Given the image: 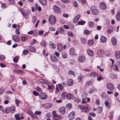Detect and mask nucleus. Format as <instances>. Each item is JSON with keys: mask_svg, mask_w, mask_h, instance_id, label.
I'll return each mask as SVG.
<instances>
[{"mask_svg": "<svg viewBox=\"0 0 120 120\" xmlns=\"http://www.w3.org/2000/svg\"><path fill=\"white\" fill-rule=\"evenodd\" d=\"M19 10L23 15L26 19L28 18V16L30 13V12L29 11L26 10H24L23 9L20 8H19Z\"/></svg>", "mask_w": 120, "mask_h": 120, "instance_id": "obj_1", "label": "nucleus"}, {"mask_svg": "<svg viewBox=\"0 0 120 120\" xmlns=\"http://www.w3.org/2000/svg\"><path fill=\"white\" fill-rule=\"evenodd\" d=\"M56 21V18L54 15H51L49 17V22L51 25H54Z\"/></svg>", "mask_w": 120, "mask_h": 120, "instance_id": "obj_2", "label": "nucleus"}, {"mask_svg": "<svg viewBox=\"0 0 120 120\" xmlns=\"http://www.w3.org/2000/svg\"><path fill=\"white\" fill-rule=\"evenodd\" d=\"M79 108L81 109L82 112L86 113L88 112L89 110V107L87 105L82 106L81 105H80L79 106Z\"/></svg>", "mask_w": 120, "mask_h": 120, "instance_id": "obj_3", "label": "nucleus"}, {"mask_svg": "<svg viewBox=\"0 0 120 120\" xmlns=\"http://www.w3.org/2000/svg\"><path fill=\"white\" fill-rule=\"evenodd\" d=\"M111 101L110 98L105 100V106L108 108H109L111 105Z\"/></svg>", "mask_w": 120, "mask_h": 120, "instance_id": "obj_4", "label": "nucleus"}, {"mask_svg": "<svg viewBox=\"0 0 120 120\" xmlns=\"http://www.w3.org/2000/svg\"><path fill=\"white\" fill-rule=\"evenodd\" d=\"M90 10L92 13L94 15H97L98 13V11L95 8L94 6L91 7Z\"/></svg>", "mask_w": 120, "mask_h": 120, "instance_id": "obj_5", "label": "nucleus"}, {"mask_svg": "<svg viewBox=\"0 0 120 120\" xmlns=\"http://www.w3.org/2000/svg\"><path fill=\"white\" fill-rule=\"evenodd\" d=\"M86 57L84 56H80L78 58V61L80 63H83L86 60Z\"/></svg>", "mask_w": 120, "mask_h": 120, "instance_id": "obj_6", "label": "nucleus"}, {"mask_svg": "<svg viewBox=\"0 0 120 120\" xmlns=\"http://www.w3.org/2000/svg\"><path fill=\"white\" fill-rule=\"evenodd\" d=\"M100 7L101 9L104 10L106 8V5L104 2H101L100 4Z\"/></svg>", "mask_w": 120, "mask_h": 120, "instance_id": "obj_7", "label": "nucleus"}, {"mask_svg": "<svg viewBox=\"0 0 120 120\" xmlns=\"http://www.w3.org/2000/svg\"><path fill=\"white\" fill-rule=\"evenodd\" d=\"M12 38L14 41L16 42H18L20 41L19 37L16 35H13L12 36Z\"/></svg>", "mask_w": 120, "mask_h": 120, "instance_id": "obj_8", "label": "nucleus"}, {"mask_svg": "<svg viewBox=\"0 0 120 120\" xmlns=\"http://www.w3.org/2000/svg\"><path fill=\"white\" fill-rule=\"evenodd\" d=\"M40 98L42 100L46 99L47 98V96L45 93H41L39 96Z\"/></svg>", "mask_w": 120, "mask_h": 120, "instance_id": "obj_9", "label": "nucleus"}, {"mask_svg": "<svg viewBox=\"0 0 120 120\" xmlns=\"http://www.w3.org/2000/svg\"><path fill=\"white\" fill-rule=\"evenodd\" d=\"M75 114V112L74 111L70 113L68 116V117L69 118V119L72 120L74 119Z\"/></svg>", "mask_w": 120, "mask_h": 120, "instance_id": "obj_10", "label": "nucleus"}, {"mask_svg": "<svg viewBox=\"0 0 120 120\" xmlns=\"http://www.w3.org/2000/svg\"><path fill=\"white\" fill-rule=\"evenodd\" d=\"M66 109L65 108L64 106L61 107L59 109L60 113L61 114H63L65 112Z\"/></svg>", "mask_w": 120, "mask_h": 120, "instance_id": "obj_11", "label": "nucleus"}, {"mask_svg": "<svg viewBox=\"0 0 120 120\" xmlns=\"http://www.w3.org/2000/svg\"><path fill=\"white\" fill-rule=\"evenodd\" d=\"M73 81L71 79H68L67 80L66 82L67 85L68 86H72L73 84Z\"/></svg>", "mask_w": 120, "mask_h": 120, "instance_id": "obj_12", "label": "nucleus"}, {"mask_svg": "<svg viewBox=\"0 0 120 120\" xmlns=\"http://www.w3.org/2000/svg\"><path fill=\"white\" fill-rule=\"evenodd\" d=\"M53 8L54 11L57 13H59L60 12V8L57 6L54 5L53 7Z\"/></svg>", "mask_w": 120, "mask_h": 120, "instance_id": "obj_13", "label": "nucleus"}, {"mask_svg": "<svg viewBox=\"0 0 120 120\" xmlns=\"http://www.w3.org/2000/svg\"><path fill=\"white\" fill-rule=\"evenodd\" d=\"M53 118L55 120H59L62 118V117L60 115L57 114L53 116Z\"/></svg>", "mask_w": 120, "mask_h": 120, "instance_id": "obj_14", "label": "nucleus"}, {"mask_svg": "<svg viewBox=\"0 0 120 120\" xmlns=\"http://www.w3.org/2000/svg\"><path fill=\"white\" fill-rule=\"evenodd\" d=\"M107 38L106 37L103 36H102L100 38V41L101 43H105L107 40Z\"/></svg>", "mask_w": 120, "mask_h": 120, "instance_id": "obj_15", "label": "nucleus"}, {"mask_svg": "<svg viewBox=\"0 0 120 120\" xmlns=\"http://www.w3.org/2000/svg\"><path fill=\"white\" fill-rule=\"evenodd\" d=\"M38 81L41 83H44L48 85L49 84V83L47 81L42 79H40L38 80Z\"/></svg>", "mask_w": 120, "mask_h": 120, "instance_id": "obj_16", "label": "nucleus"}, {"mask_svg": "<svg viewBox=\"0 0 120 120\" xmlns=\"http://www.w3.org/2000/svg\"><path fill=\"white\" fill-rule=\"evenodd\" d=\"M115 56L116 58L117 59H120V51L118 50L115 53Z\"/></svg>", "mask_w": 120, "mask_h": 120, "instance_id": "obj_17", "label": "nucleus"}, {"mask_svg": "<svg viewBox=\"0 0 120 120\" xmlns=\"http://www.w3.org/2000/svg\"><path fill=\"white\" fill-rule=\"evenodd\" d=\"M70 54L71 56H73L75 55H76V54H75V51L74 49L73 48H71L69 50Z\"/></svg>", "mask_w": 120, "mask_h": 120, "instance_id": "obj_18", "label": "nucleus"}, {"mask_svg": "<svg viewBox=\"0 0 120 120\" xmlns=\"http://www.w3.org/2000/svg\"><path fill=\"white\" fill-rule=\"evenodd\" d=\"M111 41L112 44L115 45L116 44V38L114 37H112L111 38Z\"/></svg>", "mask_w": 120, "mask_h": 120, "instance_id": "obj_19", "label": "nucleus"}, {"mask_svg": "<svg viewBox=\"0 0 120 120\" xmlns=\"http://www.w3.org/2000/svg\"><path fill=\"white\" fill-rule=\"evenodd\" d=\"M43 105L44 106L45 108L46 109H49L52 106V104L49 103H47L44 104Z\"/></svg>", "mask_w": 120, "mask_h": 120, "instance_id": "obj_20", "label": "nucleus"}, {"mask_svg": "<svg viewBox=\"0 0 120 120\" xmlns=\"http://www.w3.org/2000/svg\"><path fill=\"white\" fill-rule=\"evenodd\" d=\"M107 87L108 89L110 90H113L114 88L113 85L111 83H109L107 85Z\"/></svg>", "mask_w": 120, "mask_h": 120, "instance_id": "obj_21", "label": "nucleus"}, {"mask_svg": "<svg viewBox=\"0 0 120 120\" xmlns=\"http://www.w3.org/2000/svg\"><path fill=\"white\" fill-rule=\"evenodd\" d=\"M28 49L29 51L31 52H35L36 51V49L35 48L32 46H28Z\"/></svg>", "mask_w": 120, "mask_h": 120, "instance_id": "obj_22", "label": "nucleus"}, {"mask_svg": "<svg viewBox=\"0 0 120 120\" xmlns=\"http://www.w3.org/2000/svg\"><path fill=\"white\" fill-rule=\"evenodd\" d=\"M87 52L88 54L90 56H92L94 55V53L93 51L90 49H88Z\"/></svg>", "mask_w": 120, "mask_h": 120, "instance_id": "obj_23", "label": "nucleus"}, {"mask_svg": "<svg viewBox=\"0 0 120 120\" xmlns=\"http://www.w3.org/2000/svg\"><path fill=\"white\" fill-rule=\"evenodd\" d=\"M103 53V51L101 49L99 50L97 52V55L98 56L100 57L102 56Z\"/></svg>", "mask_w": 120, "mask_h": 120, "instance_id": "obj_24", "label": "nucleus"}, {"mask_svg": "<svg viewBox=\"0 0 120 120\" xmlns=\"http://www.w3.org/2000/svg\"><path fill=\"white\" fill-rule=\"evenodd\" d=\"M58 50L59 52H61L63 49V47L62 45L60 44H58L57 45Z\"/></svg>", "mask_w": 120, "mask_h": 120, "instance_id": "obj_25", "label": "nucleus"}, {"mask_svg": "<svg viewBox=\"0 0 120 120\" xmlns=\"http://www.w3.org/2000/svg\"><path fill=\"white\" fill-rule=\"evenodd\" d=\"M80 17V14L77 15L74 18L73 20V22L74 23L76 22L79 20Z\"/></svg>", "mask_w": 120, "mask_h": 120, "instance_id": "obj_26", "label": "nucleus"}, {"mask_svg": "<svg viewBox=\"0 0 120 120\" xmlns=\"http://www.w3.org/2000/svg\"><path fill=\"white\" fill-rule=\"evenodd\" d=\"M98 76V74L96 72L91 73L89 75V76L91 77H96Z\"/></svg>", "mask_w": 120, "mask_h": 120, "instance_id": "obj_27", "label": "nucleus"}, {"mask_svg": "<svg viewBox=\"0 0 120 120\" xmlns=\"http://www.w3.org/2000/svg\"><path fill=\"white\" fill-rule=\"evenodd\" d=\"M14 71L16 73H19L21 74H24L25 72L21 70L15 69L14 70Z\"/></svg>", "mask_w": 120, "mask_h": 120, "instance_id": "obj_28", "label": "nucleus"}, {"mask_svg": "<svg viewBox=\"0 0 120 120\" xmlns=\"http://www.w3.org/2000/svg\"><path fill=\"white\" fill-rule=\"evenodd\" d=\"M49 44V45H50V47L52 49H54L56 48V45L55 44H53L52 42L50 41Z\"/></svg>", "mask_w": 120, "mask_h": 120, "instance_id": "obj_29", "label": "nucleus"}, {"mask_svg": "<svg viewBox=\"0 0 120 120\" xmlns=\"http://www.w3.org/2000/svg\"><path fill=\"white\" fill-rule=\"evenodd\" d=\"M10 112H11V113H13L15 111V107L14 106H12L11 107L9 108Z\"/></svg>", "mask_w": 120, "mask_h": 120, "instance_id": "obj_30", "label": "nucleus"}, {"mask_svg": "<svg viewBox=\"0 0 120 120\" xmlns=\"http://www.w3.org/2000/svg\"><path fill=\"white\" fill-rule=\"evenodd\" d=\"M39 1L41 4L43 6H45L46 4V0H39Z\"/></svg>", "mask_w": 120, "mask_h": 120, "instance_id": "obj_31", "label": "nucleus"}, {"mask_svg": "<svg viewBox=\"0 0 120 120\" xmlns=\"http://www.w3.org/2000/svg\"><path fill=\"white\" fill-rule=\"evenodd\" d=\"M47 45V43L45 41H41L40 43V45L43 47H46Z\"/></svg>", "mask_w": 120, "mask_h": 120, "instance_id": "obj_32", "label": "nucleus"}, {"mask_svg": "<svg viewBox=\"0 0 120 120\" xmlns=\"http://www.w3.org/2000/svg\"><path fill=\"white\" fill-rule=\"evenodd\" d=\"M113 28L112 27L109 28L107 30V32L109 34H111L113 31Z\"/></svg>", "mask_w": 120, "mask_h": 120, "instance_id": "obj_33", "label": "nucleus"}, {"mask_svg": "<svg viewBox=\"0 0 120 120\" xmlns=\"http://www.w3.org/2000/svg\"><path fill=\"white\" fill-rule=\"evenodd\" d=\"M101 96L103 99H105L107 97V95L106 93L105 92L101 94Z\"/></svg>", "mask_w": 120, "mask_h": 120, "instance_id": "obj_34", "label": "nucleus"}, {"mask_svg": "<svg viewBox=\"0 0 120 120\" xmlns=\"http://www.w3.org/2000/svg\"><path fill=\"white\" fill-rule=\"evenodd\" d=\"M116 19L118 21H120V11L118 12L116 17Z\"/></svg>", "mask_w": 120, "mask_h": 120, "instance_id": "obj_35", "label": "nucleus"}, {"mask_svg": "<svg viewBox=\"0 0 120 120\" xmlns=\"http://www.w3.org/2000/svg\"><path fill=\"white\" fill-rule=\"evenodd\" d=\"M73 95L71 94H68L66 95V96L67 99H70L72 98L73 97Z\"/></svg>", "mask_w": 120, "mask_h": 120, "instance_id": "obj_36", "label": "nucleus"}, {"mask_svg": "<svg viewBox=\"0 0 120 120\" xmlns=\"http://www.w3.org/2000/svg\"><path fill=\"white\" fill-rule=\"evenodd\" d=\"M98 113L99 114L101 113L102 111V107H98L97 109Z\"/></svg>", "mask_w": 120, "mask_h": 120, "instance_id": "obj_37", "label": "nucleus"}, {"mask_svg": "<svg viewBox=\"0 0 120 120\" xmlns=\"http://www.w3.org/2000/svg\"><path fill=\"white\" fill-rule=\"evenodd\" d=\"M28 113L30 115L33 117H34L35 118L37 117V116H36L31 111H29L28 112Z\"/></svg>", "mask_w": 120, "mask_h": 120, "instance_id": "obj_38", "label": "nucleus"}, {"mask_svg": "<svg viewBox=\"0 0 120 120\" xmlns=\"http://www.w3.org/2000/svg\"><path fill=\"white\" fill-rule=\"evenodd\" d=\"M68 74L69 75H73L74 76H75L74 72L71 70H70L69 71Z\"/></svg>", "mask_w": 120, "mask_h": 120, "instance_id": "obj_39", "label": "nucleus"}, {"mask_svg": "<svg viewBox=\"0 0 120 120\" xmlns=\"http://www.w3.org/2000/svg\"><path fill=\"white\" fill-rule=\"evenodd\" d=\"M85 21H80L78 22L77 24L79 25H83L85 23Z\"/></svg>", "mask_w": 120, "mask_h": 120, "instance_id": "obj_40", "label": "nucleus"}, {"mask_svg": "<svg viewBox=\"0 0 120 120\" xmlns=\"http://www.w3.org/2000/svg\"><path fill=\"white\" fill-rule=\"evenodd\" d=\"M62 55L64 58H65L67 57V53L65 52H63L62 53Z\"/></svg>", "mask_w": 120, "mask_h": 120, "instance_id": "obj_41", "label": "nucleus"}, {"mask_svg": "<svg viewBox=\"0 0 120 120\" xmlns=\"http://www.w3.org/2000/svg\"><path fill=\"white\" fill-rule=\"evenodd\" d=\"M15 117L16 120H20V117L19 114H18L15 115Z\"/></svg>", "mask_w": 120, "mask_h": 120, "instance_id": "obj_42", "label": "nucleus"}, {"mask_svg": "<svg viewBox=\"0 0 120 120\" xmlns=\"http://www.w3.org/2000/svg\"><path fill=\"white\" fill-rule=\"evenodd\" d=\"M59 33L60 34H63L64 32V31L63 29L62 28H60L59 29Z\"/></svg>", "mask_w": 120, "mask_h": 120, "instance_id": "obj_43", "label": "nucleus"}, {"mask_svg": "<svg viewBox=\"0 0 120 120\" xmlns=\"http://www.w3.org/2000/svg\"><path fill=\"white\" fill-rule=\"evenodd\" d=\"M68 35L70 37H73L74 34L71 31H68L67 33Z\"/></svg>", "mask_w": 120, "mask_h": 120, "instance_id": "obj_44", "label": "nucleus"}, {"mask_svg": "<svg viewBox=\"0 0 120 120\" xmlns=\"http://www.w3.org/2000/svg\"><path fill=\"white\" fill-rule=\"evenodd\" d=\"M19 59V57L18 56H16L13 58V61L15 63H17V62Z\"/></svg>", "mask_w": 120, "mask_h": 120, "instance_id": "obj_45", "label": "nucleus"}, {"mask_svg": "<svg viewBox=\"0 0 120 120\" xmlns=\"http://www.w3.org/2000/svg\"><path fill=\"white\" fill-rule=\"evenodd\" d=\"M58 85L60 90H62L63 89V86H62L61 84H59Z\"/></svg>", "mask_w": 120, "mask_h": 120, "instance_id": "obj_46", "label": "nucleus"}, {"mask_svg": "<svg viewBox=\"0 0 120 120\" xmlns=\"http://www.w3.org/2000/svg\"><path fill=\"white\" fill-rule=\"evenodd\" d=\"M37 20V18L35 16H33L32 17V21L33 23H35Z\"/></svg>", "mask_w": 120, "mask_h": 120, "instance_id": "obj_47", "label": "nucleus"}, {"mask_svg": "<svg viewBox=\"0 0 120 120\" xmlns=\"http://www.w3.org/2000/svg\"><path fill=\"white\" fill-rule=\"evenodd\" d=\"M94 42L92 40H90L88 41V44L90 45H93L94 43Z\"/></svg>", "mask_w": 120, "mask_h": 120, "instance_id": "obj_48", "label": "nucleus"}, {"mask_svg": "<svg viewBox=\"0 0 120 120\" xmlns=\"http://www.w3.org/2000/svg\"><path fill=\"white\" fill-rule=\"evenodd\" d=\"M51 60L53 61H55L56 60V57L55 56H52L51 57Z\"/></svg>", "mask_w": 120, "mask_h": 120, "instance_id": "obj_49", "label": "nucleus"}, {"mask_svg": "<svg viewBox=\"0 0 120 120\" xmlns=\"http://www.w3.org/2000/svg\"><path fill=\"white\" fill-rule=\"evenodd\" d=\"M84 33L86 35H89L90 33V31L88 30H85L84 31Z\"/></svg>", "mask_w": 120, "mask_h": 120, "instance_id": "obj_50", "label": "nucleus"}, {"mask_svg": "<svg viewBox=\"0 0 120 120\" xmlns=\"http://www.w3.org/2000/svg\"><path fill=\"white\" fill-rule=\"evenodd\" d=\"M91 83V82L90 81H89L86 82L85 84V86H88L90 85Z\"/></svg>", "mask_w": 120, "mask_h": 120, "instance_id": "obj_51", "label": "nucleus"}, {"mask_svg": "<svg viewBox=\"0 0 120 120\" xmlns=\"http://www.w3.org/2000/svg\"><path fill=\"white\" fill-rule=\"evenodd\" d=\"M96 89L95 88H91L89 92V93L90 94H92L96 90Z\"/></svg>", "mask_w": 120, "mask_h": 120, "instance_id": "obj_52", "label": "nucleus"}, {"mask_svg": "<svg viewBox=\"0 0 120 120\" xmlns=\"http://www.w3.org/2000/svg\"><path fill=\"white\" fill-rule=\"evenodd\" d=\"M21 41L23 42L26 41L27 39V38L26 37H23L21 38Z\"/></svg>", "mask_w": 120, "mask_h": 120, "instance_id": "obj_53", "label": "nucleus"}, {"mask_svg": "<svg viewBox=\"0 0 120 120\" xmlns=\"http://www.w3.org/2000/svg\"><path fill=\"white\" fill-rule=\"evenodd\" d=\"M73 4L74 6L76 7H77L78 6V5L76 1H75L73 2Z\"/></svg>", "mask_w": 120, "mask_h": 120, "instance_id": "obj_54", "label": "nucleus"}, {"mask_svg": "<svg viewBox=\"0 0 120 120\" xmlns=\"http://www.w3.org/2000/svg\"><path fill=\"white\" fill-rule=\"evenodd\" d=\"M29 51L26 50H24L23 51V53L25 55L29 53Z\"/></svg>", "mask_w": 120, "mask_h": 120, "instance_id": "obj_55", "label": "nucleus"}, {"mask_svg": "<svg viewBox=\"0 0 120 120\" xmlns=\"http://www.w3.org/2000/svg\"><path fill=\"white\" fill-rule=\"evenodd\" d=\"M89 26L90 27H92L94 25V23L91 21H90L89 22Z\"/></svg>", "mask_w": 120, "mask_h": 120, "instance_id": "obj_56", "label": "nucleus"}, {"mask_svg": "<svg viewBox=\"0 0 120 120\" xmlns=\"http://www.w3.org/2000/svg\"><path fill=\"white\" fill-rule=\"evenodd\" d=\"M102 77L101 75H100L98 77L97 80L98 81H101L102 79Z\"/></svg>", "mask_w": 120, "mask_h": 120, "instance_id": "obj_57", "label": "nucleus"}, {"mask_svg": "<svg viewBox=\"0 0 120 120\" xmlns=\"http://www.w3.org/2000/svg\"><path fill=\"white\" fill-rule=\"evenodd\" d=\"M5 56L3 55H0V59L1 60H4L5 59Z\"/></svg>", "mask_w": 120, "mask_h": 120, "instance_id": "obj_58", "label": "nucleus"}, {"mask_svg": "<svg viewBox=\"0 0 120 120\" xmlns=\"http://www.w3.org/2000/svg\"><path fill=\"white\" fill-rule=\"evenodd\" d=\"M81 41L82 43L83 44H85L86 42V39L84 38H82L81 39Z\"/></svg>", "mask_w": 120, "mask_h": 120, "instance_id": "obj_59", "label": "nucleus"}, {"mask_svg": "<svg viewBox=\"0 0 120 120\" xmlns=\"http://www.w3.org/2000/svg\"><path fill=\"white\" fill-rule=\"evenodd\" d=\"M72 106V105L70 103H69L66 106V108H71Z\"/></svg>", "mask_w": 120, "mask_h": 120, "instance_id": "obj_60", "label": "nucleus"}, {"mask_svg": "<svg viewBox=\"0 0 120 120\" xmlns=\"http://www.w3.org/2000/svg\"><path fill=\"white\" fill-rule=\"evenodd\" d=\"M44 32V31L42 30H40L38 31V34L39 35H42Z\"/></svg>", "mask_w": 120, "mask_h": 120, "instance_id": "obj_61", "label": "nucleus"}, {"mask_svg": "<svg viewBox=\"0 0 120 120\" xmlns=\"http://www.w3.org/2000/svg\"><path fill=\"white\" fill-rule=\"evenodd\" d=\"M87 96V94L86 93H84L82 96V97L83 98L86 99Z\"/></svg>", "mask_w": 120, "mask_h": 120, "instance_id": "obj_62", "label": "nucleus"}, {"mask_svg": "<svg viewBox=\"0 0 120 120\" xmlns=\"http://www.w3.org/2000/svg\"><path fill=\"white\" fill-rule=\"evenodd\" d=\"M9 3L12 4H15V2L14 0H9Z\"/></svg>", "mask_w": 120, "mask_h": 120, "instance_id": "obj_63", "label": "nucleus"}, {"mask_svg": "<svg viewBox=\"0 0 120 120\" xmlns=\"http://www.w3.org/2000/svg\"><path fill=\"white\" fill-rule=\"evenodd\" d=\"M5 112L6 113H7L10 112L9 108H6L5 110Z\"/></svg>", "mask_w": 120, "mask_h": 120, "instance_id": "obj_64", "label": "nucleus"}]
</instances>
